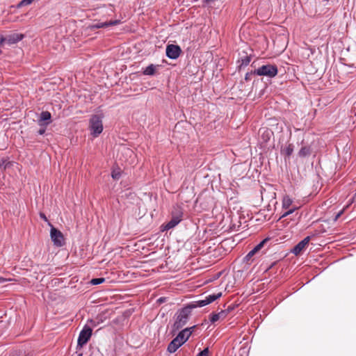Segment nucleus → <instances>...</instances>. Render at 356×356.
Wrapping results in <instances>:
<instances>
[{
  "instance_id": "obj_1",
  "label": "nucleus",
  "mask_w": 356,
  "mask_h": 356,
  "mask_svg": "<svg viewBox=\"0 0 356 356\" xmlns=\"http://www.w3.org/2000/svg\"><path fill=\"white\" fill-rule=\"evenodd\" d=\"M191 316L192 312L184 304L174 314V322L170 327V335H175L180 329L188 323Z\"/></svg>"
},
{
  "instance_id": "obj_2",
  "label": "nucleus",
  "mask_w": 356,
  "mask_h": 356,
  "mask_svg": "<svg viewBox=\"0 0 356 356\" xmlns=\"http://www.w3.org/2000/svg\"><path fill=\"white\" fill-rule=\"evenodd\" d=\"M257 72L259 77H261V80L263 81L264 78L269 81L271 83V80L275 78L279 73L277 65L271 62L262 61L261 64L256 65Z\"/></svg>"
},
{
  "instance_id": "obj_3",
  "label": "nucleus",
  "mask_w": 356,
  "mask_h": 356,
  "mask_svg": "<svg viewBox=\"0 0 356 356\" xmlns=\"http://www.w3.org/2000/svg\"><path fill=\"white\" fill-rule=\"evenodd\" d=\"M104 118V114L102 111L91 115L88 122V129L90 131V135L92 138H97L103 132Z\"/></svg>"
},
{
  "instance_id": "obj_4",
  "label": "nucleus",
  "mask_w": 356,
  "mask_h": 356,
  "mask_svg": "<svg viewBox=\"0 0 356 356\" xmlns=\"http://www.w3.org/2000/svg\"><path fill=\"white\" fill-rule=\"evenodd\" d=\"M175 337L168 344L166 351L169 354L176 353L179 348L184 346L190 339V337L184 329H180L175 335Z\"/></svg>"
},
{
  "instance_id": "obj_5",
  "label": "nucleus",
  "mask_w": 356,
  "mask_h": 356,
  "mask_svg": "<svg viewBox=\"0 0 356 356\" xmlns=\"http://www.w3.org/2000/svg\"><path fill=\"white\" fill-rule=\"evenodd\" d=\"M184 211L181 208H177L171 212L170 220L166 222L161 224L159 227V231L164 232L170 229H174L183 220Z\"/></svg>"
},
{
  "instance_id": "obj_6",
  "label": "nucleus",
  "mask_w": 356,
  "mask_h": 356,
  "mask_svg": "<svg viewBox=\"0 0 356 356\" xmlns=\"http://www.w3.org/2000/svg\"><path fill=\"white\" fill-rule=\"evenodd\" d=\"M92 335L91 328L87 325H83L78 335L76 349L81 350L89 342Z\"/></svg>"
},
{
  "instance_id": "obj_7",
  "label": "nucleus",
  "mask_w": 356,
  "mask_h": 356,
  "mask_svg": "<svg viewBox=\"0 0 356 356\" xmlns=\"http://www.w3.org/2000/svg\"><path fill=\"white\" fill-rule=\"evenodd\" d=\"M49 236L54 246L56 248H62L66 244L64 234L54 225L51 226L50 227Z\"/></svg>"
},
{
  "instance_id": "obj_8",
  "label": "nucleus",
  "mask_w": 356,
  "mask_h": 356,
  "mask_svg": "<svg viewBox=\"0 0 356 356\" xmlns=\"http://www.w3.org/2000/svg\"><path fill=\"white\" fill-rule=\"evenodd\" d=\"M270 237L268 236L260 241L256 245H254L248 253L243 258L242 261L243 263L248 264L250 265L252 261V257L253 256L257 253L259 250H261L264 245L266 244V243L270 241Z\"/></svg>"
},
{
  "instance_id": "obj_9",
  "label": "nucleus",
  "mask_w": 356,
  "mask_h": 356,
  "mask_svg": "<svg viewBox=\"0 0 356 356\" xmlns=\"http://www.w3.org/2000/svg\"><path fill=\"white\" fill-rule=\"evenodd\" d=\"M237 305L235 304L229 305L227 309L224 310H221L217 313L211 312L209 315V321L211 324H214L216 322L219 321L220 319H223L226 318V316L234 311L236 308Z\"/></svg>"
},
{
  "instance_id": "obj_10",
  "label": "nucleus",
  "mask_w": 356,
  "mask_h": 356,
  "mask_svg": "<svg viewBox=\"0 0 356 356\" xmlns=\"http://www.w3.org/2000/svg\"><path fill=\"white\" fill-rule=\"evenodd\" d=\"M253 55L248 54L245 50L238 53V58L236 60V71L240 72L245 67L250 64Z\"/></svg>"
},
{
  "instance_id": "obj_11",
  "label": "nucleus",
  "mask_w": 356,
  "mask_h": 356,
  "mask_svg": "<svg viewBox=\"0 0 356 356\" xmlns=\"http://www.w3.org/2000/svg\"><path fill=\"white\" fill-rule=\"evenodd\" d=\"M181 47L175 44H167L165 46V56L170 60H177L182 54Z\"/></svg>"
},
{
  "instance_id": "obj_12",
  "label": "nucleus",
  "mask_w": 356,
  "mask_h": 356,
  "mask_svg": "<svg viewBox=\"0 0 356 356\" xmlns=\"http://www.w3.org/2000/svg\"><path fill=\"white\" fill-rule=\"evenodd\" d=\"M162 68L161 65L149 63L141 68L140 73L149 77L158 76L160 74L159 70Z\"/></svg>"
},
{
  "instance_id": "obj_13",
  "label": "nucleus",
  "mask_w": 356,
  "mask_h": 356,
  "mask_svg": "<svg viewBox=\"0 0 356 356\" xmlns=\"http://www.w3.org/2000/svg\"><path fill=\"white\" fill-rule=\"evenodd\" d=\"M259 131L261 133L259 140V148L264 150L266 148L271 137L274 136V133L268 128L261 129Z\"/></svg>"
},
{
  "instance_id": "obj_14",
  "label": "nucleus",
  "mask_w": 356,
  "mask_h": 356,
  "mask_svg": "<svg viewBox=\"0 0 356 356\" xmlns=\"http://www.w3.org/2000/svg\"><path fill=\"white\" fill-rule=\"evenodd\" d=\"M37 124L39 127H48L53 122L52 115L48 111H42L36 113Z\"/></svg>"
},
{
  "instance_id": "obj_15",
  "label": "nucleus",
  "mask_w": 356,
  "mask_h": 356,
  "mask_svg": "<svg viewBox=\"0 0 356 356\" xmlns=\"http://www.w3.org/2000/svg\"><path fill=\"white\" fill-rule=\"evenodd\" d=\"M6 36L7 39V45L8 47H13L22 41L26 37V35L24 33L13 31L9 34H6Z\"/></svg>"
},
{
  "instance_id": "obj_16",
  "label": "nucleus",
  "mask_w": 356,
  "mask_h": 356,
  "mask_svg": "<svg viewBox=\"0 0 356 356\" xmlns=\"http://www.w3.org/2000/svg\"><path fill=\"white\" fill-rule=\"evenodd\" d=\"M117 24H88L84 29L88 34H91L92 33L98 34L102 30L108 29L110 26Z\"/></svg>"
},
{
  "instance_id": "obj_17",
  "label": "nucleus",
  "mask_w": 356,
  "mask_h": 356,
  "mask_svg": "<svg viewBox=\"0 0 356 356\" xmlns=\"http://www.w3.org/2000/svg\"><path fill=\"white\" fill-rule=\"evenodd\" d=\"M250 67H252V70L247 72L245 74V76H244V81L245 82H249L252 79H254L253 80V83H252V88H254V86L255 85V83L259 81V79H257L258 76V74L257 73H255L257 72V69H256V61H253L251 64H250Z\"/></svg>"
},
{
  "instance_id": "obj_18",
  "label": "nucleus",
  "mask_w": 356,
  "mask_h": 356,
  "mask_svg": "<svg viewBox=\"0 0 356 356\" xmlns=\"http://www.w3.org/2000/svg\"><path fill=\"white\" fill-rule=\"evenodd\" d=\"M308 245V239L304 238L290 249V252L298 256L307 249Z\"/></svg>"
},
{
  "instance_id": "obj_19",
  "label": "nucleus",
  "mask_w": 356,
  "mask_h": 356,
  "mask_svg": "<svg viewBox=\"0 0 356 356\" xmlns=\"http://www.w3.org/2000/svg\"><path fill=\"white\" fill-rule=\"evenodd\" d=\"M295 146L293 143H289L287 145H282L280 148V154L284 156V161H286L291 159L293 152Z\"/></svg>"
},
{
  "instance_id": "obj_20",
  "label": "nucleus",
  "mask_w": 356,
  "mask_h": 356,
  "mask_svg": "<svg viewBox=\"0 0 356 356\" xmlns=\"http://www.w3.org/2000/svg\"><path fill=\"white\" fill-rule=\"evenodd\" d=\"M123 173L124 172L119 166V165L116 162L114 163L111 168L110 175L112 179L114 181H118L121 178Z\"/></svg>"
},
{
  "instance_id": "obj_21",
  "label": "nucleus",
  "mask_w": 356,
  "mask_h": 356,
  "mask_svg": "<svg viewBox=\"0 0 356 356\" xmlns=\"http://www.w3.org/2000/svg\"><path fill=\"white\" fill-rule=\"evenodd\" d=\"M313 152V148L311 145H302L298 152V156L301 159L309 157Z\"/></svg>"
},
{
  "instance_id": "obj_22",
  "label": "nucleus",
  "mask_w": 356,
  "mask_h": 356,
  "mask_svg": "<svg viewBox=\"0 0 356 356\" xmlns=\"http://www.w3.org/2000/svg\"><path fill=\"white\" fill-rule=\"evenodd\" d=\"M184 305L189 309L191 312H193L194 309L201 308L206 306L203 299L191 301L185 303Z\"/></svg>"
},
{
  "instance_id": "obj_23",
  "label": "nucleus",
  "mask_w": 356,
  "mask_h": 356,
  "mask_svg": "<svg viewBox=\"0 0 356 356\" xmlns=\"http://www.w3.org/2000/svg\"><path fill=\"white\" fill-rule=\"evenodd\" d=\"M222 296V292L213 293L207 296L203 300L205 305H209Z\"/></svg>"
},
{
  "instance_id": "obj_24",
  "label": "nucleus",
  "mask_w": 356,
  "mask_h": 356,
  "mask_svg": "<svg viewBox=\"0 0 356 356\" xmlns=\"http://www.w3.org/2000/svg\"><path fill=\"white\" fill-rule=\"evenodd\" d=\"M298 209L297 206H292L291 207H289L286 209H283L284 211L281 213L277 221L280 220L282 218L287 217L288 216L293 213Z\"/></svg>"
},
{
  "instance_id": "obj_25",
  "label": "nucleus",
  "mask_w": 356,
  "mask_h": 356,
  "mask_svg": "<svg viewBox=\"0 0 356 356\" xmlns=\"http://www.w3.org/2000/svg\"><path fill=\"white\" fill-rule=\"evenodd\" d=\"M293 199L291 197H290L289 195H284L282 201V209H288L289 207H290V206L293 204Z\"/></svg>"
},
{
  "instance_id": "obj_26",
  "label": "nucleus",
  "mask_w": 356,
  "mask_h": 356,
  "mask_svg": "<svg viewBox=\"0 0 356 356\" xmlns=\"http://www.w3.org/2000/svg\"><path fill=\"white\" fill-rule=\"evenodd\" d=\"M13 166V163L10 161L8 157H3L0 159V170L10 168Z\"/></svg>"
},
{
  "instance_id": "obj_27",
  "label": "nucleus",
  "mask_w": 356,
  "mask_h": 356,
  "mask_svg": "<svg viewBox=\"0 0 356 356\" xmlns=\"http://www.w3.org/2000/svg\"><path fill=\"white\" fill-rule=\"evenodd\" d=\"M102 321L94 320L92 318H88L86 323L84 325H87L89 327L91 328V330L97 327Z\"/></svg>"
},
{
  "instance_id": "obj_28",
  "label": "nucleus",
  "mask_w": 356,
  "mask_h": 356,
  "mask_svg": "<svg viewBox=\"0 0 356 356\" xmlns=\"http://www.w3.org/2000/svg\"><path fill=\"white\" fill-rule=\"evenodd\" d=\"M106 281V278L103 277H93L90 280V283L92 285H99L103 284Z\"/></svg>"
},
{
  "instance_id": "obj_29",
  "label": "nucleus",
  "mask_w": 356,
  "mask_h": 356,
  "mask_svg": "<svg viewBox=\"0 0 356 356\" xmlns=\"http://www.w3.org/2000/svg\"><path fill=\"white\" fill-rule=\"evenodd\" d=\"M39 217L41 220H42L44 222H45L47 223V225L51 227V226H53L54 225L49 220L48 218L47 217L46 214L42 212V211H40L39 212Z\"/></svg>"
},
{
  "instance_id": "obj_30",
  "label": "nucleus",
  "mask_w": 356,
  "mask_h": 356,
  "mask_svg": "<svg viewBox=\"0 0 356 356\" xmlns=\"http://www.w3.org/2000/svg\"><path fill=\"white\" fill-rule=\"evenodd\" d=\"M197 327V325H193L192 326H188V327H184V329L187 332L188 336L191 337L193 335V334L194 333Z\"/></svg>"
},
{
  "instance_id": "obj_31",
  "label": "nucleus",
  "mask_w": 356,
  "mask_h": 356,
  "mask_svg": "<svg viewBox=\"0 0 356 356\" xmlns=\"http://www.w3.org/2000/svg\"><path fill=\"white\" fill-rule=\"evenodd\" d=\"M269 84H270L269 83H267L264 82L263 88L261 89L257 94V98H259V99L261 98L264 95V94L266 93V92L268 88Z\"/></svg>"
},
{
  "instance_id": "obj_32",
  "label": "nucleus",
  "mask_w": 356,
  "mask_h": 356,
  "mask_svg": "<svg viewBox=\"0 0 356 356\" xmlns=\"http://www.w3.org/2000/svg\"><path fill=\"white\" fill-rule=\"evenodd\" d=\"M10 356H30L29 354L26 353V352H23L20 350H16L13 351Z\"/></svg>"
},
{
  "instance_id": "obj_33",
  "label": "nucleus",
  "mask_w": 356,
  "mask_h": 356,
  "mask_svg": "<svg viewBox=\"0 0 356 356\" xmlns=\"http://www.w3.org/2000/svg\"><path fill=\"white\" fill-rule=\"evenodd\" d=\"M209 351V347L204 348L203 349H199L196 356H208Z\"/></svg>"
},
{
  "instance_id": "obj_34",
  "label": "nucleus",
  "mask_w": 356,
  "mask_h": 356,
  "mask_svg": "<svg viewBox=\"0 0 356 356\" xmlns=\"http://www.w3.org/2000/svg\"><path fill=\"white\" fill-rule=\"evenodd\" d=\"M7 45V39L6 35L0 33V49Z\"/></svg>"
},
{
  "instance_id": "obj_35",
  "label": "nucleus",
  "mask_w": 356,
  "mask_h": 356,
  "mask_svg": "<svg viewBox=\"0 0 356 356\" xmlns=\"http://www.w3.org/2000/svg\"><path fill=\"white\" fill-rule=\"evenodd\" d=\"M319 233L316 230H314L313 232H312L310 234L307 235L305 238L308 239V243L313 238L319 236Z\"/></svg>"
},
{
  "instance_id": "obj_36",
  "label": "nucleus",
  "mask_w": 356,
  "mask_h": 356,
  "mask_svg": "<svg viewBox=\"0 0 356 356\" xmlns=\"http://www.w3.org/2000/svg\"><path fill=\"white\" fill-rule=\"evenodd\" d=\"M47 127H40V129L37 131V134L40 136H47L49 135V134H47Z\"/></svg>"
},
{
  "instance_id": "obj_37",
  "label": "nucleus",
  "mask_w": 356,
  "mask_h": 356,
  "mask_svg": "<svg viewBox=\"0 0 356 356\" xmlns=\"http://www.w3.org/2000/svg\"><path fill=\"white\" fill-rule=\"evenodd\" d=\"M168 300V298L167 297H165V296H161L159 297L156 300V303L159 305L165 302Z\"/></svg>"
},
{
  "instance_id": "obj_38",
  "label": "nucleus",
  "mask_w": 356,
  "mask_h": 356,
  "mask_svg": "<svg viewBox=\"0 0 356 356\" xmlns=\"http://www.w3.org/2000/svg\"><path fill=\"white\" fill-rule=\"evenodd\" d=\"M34 0H22L19 3V7H23L31 4Z\"/></svg>"
},
{
  "instance_id": "obj_39",
  "label": "nucleus",
  "mask_w": 356,
  "mask_h": 356,
  "mask_svg": "<svg viewBox=\"0 0 356 356\" xmlns=\"http://www.w3.org/2000/svg\"><path fill=\"white\" fill-rule=\"evenodd\" d=\"M316 230L318 232V233H319V235L323 234L327 232L325 227L323 225H320L318 229Z\"/></svg>"
},
{
  "instance_id": "obj_40",
  "label": "nucleus",
  "mask_w": 356,
  "mask_h": 356,
  "mask_svg": "<svg viewBox=\"0 0 356 356\" xmlns=\"http://www.w3.org/2000/svg\"><path fill=\"white\" fill-rule=\"evenodd\" d=\"M275 266V262L270 263L267 268L265 270V273L268 272L270 270H271L274 266Z\"/></svg>"
},
{
  "instance_id": "obj_41",
  "label": "nucleus",
  "mask_w": 356,
  "mask_h": 356,
  "mask_svg": "<svg viewBox=\"0 0 356 356\" xmlns=\"http://www.w3.org/2000/svg\"><path fill=\"white\" fill-rule=\"evenodd\" d=\"M341 214H342V211H341L336 213L335 216H334V217L333 218V220L334 221H337L338 220V218L341 216Z\"/></svg>"
},
{
  "instance_id": "obj_42",
  "label": "nucleus",
  "mask_w": 356,
  "mask_h": 356,
  "mask_svg": "<svg viewBox=\"0 0 356 356\" xmlns=\"http://www.w3.org/2000/svg\"><path fill=\"white\" fill-rule=\"evenodd\" d=\"M8 281H10L9 279H7L4 277L0 276V284H4Z\"/></svg>"
},
{
  "instance_id": "obj_43",
  "label": "nucleus",
  "mask_w": 356,
  "mask_h": 356,
  "mask_svg": "<svg viewBox=\"0 0 356 356\" xmlns=\"http://www.w3.org/2000/svg\"><path fill=\"white\" fill-rule=\"evenodd\" d=\"M356 202V193L353 195V196L348 200V202L352 204Z\"/></svg>"
},
{
  "instance_id": "obj_44",
  "label": "nucleus",
  "mask_w": 356,
  "mask_h": 356,
  "mask_svg": "<svg viewBox=\"0 0 356 356\" xmlns=\"http://www.w3.org/2000/svg\"><path fill=\"white\" fill-rule=\"evenodd\" d=\"M75 353L77 355V356H83V353L81 352V350H76V353Z\"/></svg>"
},
{
  "instance_id": "obj_45",
  "label": "nucleus",
  "mask_w": 356,
  "mask_h": 356,
  "mask_svg": "<svg viewBox=\"0 0 356 356\" xmlns=\"http://www.w3.org/2000/svg\"><path fill=\"white\" fill-rule=\"evenodd\" d=\"M200 207H202V209H205V210L208 209L206 207V205H205V203H204V202H202V203L200 204Z\"/></svg>"
},
{
  "instance_id": "obj_46",
  "label": "nucleus",
  "mask_w": 356,
  "mask_h": 356,
  "mask_svg": "<svg viewBox=\"0 0 356 356\" xmlns=\"http://www.w3.org/2000/svg\"><path fill=\"white\" fill-rule=\"evenodd\" d=\"M316 176H317V179H318V180L316 181V184H318L319 182V179H321V177L318 173L316 174Z\"/></svg>"
},
{
  "instance_id": "obj_47",
  "label": "nucleus",
  "mask_w": 356,
  "mask_h": 356,
  "mask_svg": "<svg viewBox=\"0 0 356 356\" xmlns=\"http://www.w3.org/2000/svg\"><path fill=\"white\" fill-rule=\"evenodd\" d=\"M309 49H310L312 54H314L315 52V49L309 48Z\"/></svg>"
},
{
  "instance_id": "obj_48",
  "label": "nucleus",
  "mask_w": 356,
  "mask_h": 356,
  "mask_svg": "<svg viewBox=\"0 0 356 356\" xmlns=\"http://www.w3.org/2000/svg\"><path fill=\"white\" fill-rule=\"evenodd\" d=\"M165 312H163V313L161 314V318L165 317Z\"/></svg>"
},
{
  "instance_id": "obj_49",
  "label": "nucleus",
  "mask_w": 356,
  "mask_h": 356,
  "mask_svg": "<svg viewBox=\"0 0 356 356\" xmlns=\"http://www.w3.org/2000/svg\"><path fill=\"white\" fill-rule=\"evenodd\" d=\"M347 66L350 67V68L354 67V65L353 64H350V65H348Z\"/></svg>"
},
{
  "instance_id": "obj_50",
  "label": "nucleus",
  "mask_w": 356,
  "mask_h": 356,
  "mask_svg": "<svg viewBox=\"0 0 356 356\" xmlns=\"http://www.w3.org/2000/svg\"><path fill=\"white\" fill-rule=\"evenodd\" d=\"M220 275L221 273H218V275H216L215 278L218 279L220 276Z\"/></svg>"
},
{
  "instance_id": "obj_51",
  "label": "nucleus",
  "mask_w": 356,
  "mask_h": 356,
  "mask_svg": "<svg viewBox=\"0 0 356 356\" xmlns=\"http://www.w3.org/2000/svg\"><path fill=\"white\" fill-rule=\"evenodd\" d=\"M109 22H115V23H117V22H120L118 20H115V21H110Z\"/></svg>"
},
{
  "instance_id": "obj_52",
  "label": "nucleus",
  "mask_w": 356,
  "mask_h": 356,
  "mask_svg": "<svg viewBox=\"0 0 356 356\" xmlns=\"http://www.w3.org/2000/svg\"><path fill=\"white\" fill-rule=\"evenodd\" d=\"M3 54V51L1 49H0V56Z\"/></svg>"
},
{
  "instance_id": "obj_53",
  "label": "nucleus",
  "mask_w": 356,
  "mask_h": 356,
  "mask_svg": "<svg viewBox=\"0 0 356 356\" xmlns=\"http://www.w3.org/2000/svg\"><path fill=\"white\" fill-rule=\"evenodd\" d=\"M314 187H315V190H317V186H316V184H314Z\"/></svg>"
},
{
  "instance_id": "obj_54",
  "label": "nucleus",
  "mask_w": 356,
  "mask_h": 356,
  "mask_svg": "<svg viewBox=\"0 0 356 356\" xmlns=\"http://www.w3.org/2000/svg\"><path fill=\"white\" fill-rule=\"evenodd\" d=\"M243 83V81H241L240 82V85H242Z\"/></svg>"
}]
</instances>
